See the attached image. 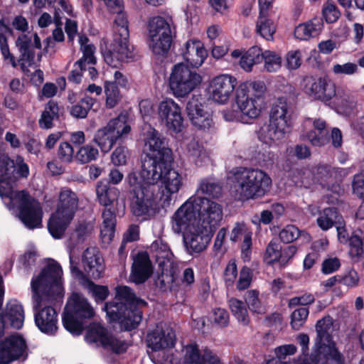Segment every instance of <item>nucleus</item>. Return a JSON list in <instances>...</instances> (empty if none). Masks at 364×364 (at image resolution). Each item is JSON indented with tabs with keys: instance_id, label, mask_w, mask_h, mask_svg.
Listing matches in <instances>:
<instances>
[{
	"instance_id": "f257e3e1",
	"label": "nucleus",
	"mask_w": 364,
	"mask_h": 364,
	"mask_svg": "<svg viewBox=\"0 0 364 364\" xmlns=\"http://www.w3.org/2000/svg\"><path fill=\"white\" fill-rule=\"evenodd\" d=\"M172 161L156 164L148 159L141 174L132 171L125 178L132 212L144 218L152 217L156 210V184L161 183V200L169 205L172 196L179 191L183 184L182 176L171 167Z\"/></svg>"
},
{
	"instance_id": "f03ea898",
	"label": "nucleus",
	"mask_w": 364,
	"mask_h": 364,
	"mask_svg": "<svg viewBox=\"0 0 364 364\" xmlns=\"http://www.w3.org/2000/svg\"><path fill=\"white\" fill-rule=\"evenodd\" d=\"M62 274L60 264L52 260L31 281L35 322L40 331L49 335L58 329L57 313L51 304L60 302L63 298Z\"/></svg>"
},
{
	"instance_id": "7ed1b4c3",
	"label": "nucleus",
	"mask_w": 364,
	"mask_h": 364,
	"mask_svg": "<svg viewBox=\"0 0 364 364\" xmlns=\"http://www.w3.org/2000/svg\"><path fill=\"white\" fill-rule=\"evenodd\" d=\"M5 149V145L0 146V196L8 208L13 210L27 228H39L43 216L40 203L26 191L14 190L13 183L16 178L14 161Z\"/></svg>"
},
{
	"instance_id": "20e7f679",
	"label": "nucleus",
	"mask_w": 364,
	"mask_h": 364,
	"mask_svg": "<svg viewBox=\"0 0 364 364\" xmlns=\"http://www.w3.org/2000/svg\"><path fill=\"white\" fill-rule=\"evenodd\" d=\"M266 85L262 81L241 83L235 90V102L237 110L225 109L223 116L226 121H242L258 118L266 108Z\"/></svg>"
},
{
	"instance_id": "39448f33",
	"label": "nucleus",
	"mask_w": 364,
	"mask_h": 364,
	"mask_svg": "<svg viewBox=\"0 0 364 364\" xmlns=\"http://www.w3.org/2000/svg\"><path fill=\"white\" fill-rule=\"evenodd\" d=\"M234 184L235 198L239 200L256 199L264 196L272 186V179L259 168L240 167L228 175Z\"/></svg>"
},
{
	"instance_id": "423d86ee",
	"label": "nucleus",
	"mask_w": 364,
	"mask_h": 364,
	"mask_svg": "<svg viewBox=\"0 0 364 364\" xmlns=\"http://www.w3.org/2000/svg\"><path fill=\"white\" fill-rule=\"evenodd\" d=\"M183 219L200 223L215 231L223 219V206L215 200L197 195L191 196L175 212Z\"/></svg>"
},
{
	"instance_id": "0eeeda50",
	"label": "nucleus",
	"mask_w": 364,
	"mask_h": 364,
	"mask_svg": "<svg viewBox=\"0 0 364 364\" xmlns=\"http://www.w3.org/2000/svg\"><path fill=\"white\" fill-rule=\"evenodd\" d=\"M181 215L174 213L171 218V227L174 233L183 232V242L189 255L204 251L213 237L214 230L200 225L199 222L183 219Z\"/></svg>"
},
{
	"instance_id": "6e6552de",
	"label": "nucleus",
	"mask_w": 364,
	"mask_h": 364,
	"mask_svg": "<svg viewBox=\"0 0 364 364\" xmlns=\"http://www.w3.org/2000/svg\"><path fill=\"white\" fill-rule=\"evenodd\" d=\"M78 208V198L76 193L68 188L60 191L56 210L48 221V229L55 239H60L73 220Z\"/></svg>"
},
{
	"instance_id": "1a4fd4ad",
	"label": "nucleus",
	"mask_w": 364,
	"mask_h": 364,
	"mask_svg": "<svg viewBox=\"0 0 364 364\" xmlns=\"http://www.w3.org/2000/svg\"><path fill=\"white\" fill-rule=\"evenodd\" d=\"M95 316V310L87 299L82 294L73 293L68 298L63 316L64 327L71 333H82L83 321Z\"/></svg>"
},
{
	"instance_id": "9d476101",
	"label": "nucleus",
	"mask_w": 364,
	"mask_h": 364,
	"mask_svg": "<svg viewBox=\"0 0 364 364\" xmlns=\"http://www.w3.org/2000/svg\"><path fill=\"white\" fill-rule=\"evenodd\" d=\"M131 132V126L126 114H120L97 130L93 141L101 151L108 153L115 143L124 140Z\"/></svg>"
},
{
	"instance_id": "9b49d317",
	"label": "nucleus",
	"mask_w": 364,
	"mask_h": 364,
	"mask_svg": "<svg viewBox=\"0 0 364 364\" xmlns=\"http://www.w3.org/2000/svg\"><path fill=\"white\" fill-rule=\"evenodd\" d=\"M149 47L156 55H164L170 49L174 26L171 16H154L149 21Z\"/></svg>"
},
{
	"instance_id": "f8f14e48",
	"label": "nucleus",
	"mask_w": 364,
	"mask_h": 364,
	"mask_svg": "<svg viewBox=\"0 0 364 364\" xmlns=\"http://www.w3.org/2000/svg\"><path fill=\"white\" fill-rule=\"evenodd\" d=\"M201 82V75L183 63L175 65L169 77V87L177 98L187 97Z\"/></svg>"
},
{
	"instance_id": "ddd939ff",
	"label": "nucleus",
	"mask_w": 364,
	"mask_h": 364,
	"mask_svg": "<svg viewBox=\"0 0 364 364\" xmlns=\"http://www.w3.org/2000/svg\"><path fill=\"white\" fill-rule=\"evenodd\" d=\"M331 322L329 318L318 320L316 324L317 336L314 343L315 352L326 357L328 364H345L343 355L336 348L329 330Z\"/></svg>"
},
{
	"instance_id": "4468645a",
	"label": "nucleus",
	"mask_w": 364,
	"mask_h": 364,
	"mask_svg": "<svg viewBox=\"0 0 364 364\" xmlns=\"http://www.w3.org/2000/svg\"><path fill=\"white\" fill-rule=\"evenodd\" d=\"M144 141L147 154L142 161V169L148 159L155 161L156 164L173 161L172 151L168 146L166 139L154 128L146 127Z\"/></svg>"
},
{
	"instance_id": "2eb2a0df",
	"label": "nucleus",
	"mask_w": 364,
	"mask_h": 364,
	"mask_svg": "<svg viewBox=\"0 0 364 364\" xmlns=\"http://www.w3.org/2000/svg\"><path fill=\"white\" fill-rule=\"evenodd\" d=\"M85 340L90 344L110 349L116 353L124 352L128 347L125 341L117 338L98 323H92L90 326Z\"/></svg>"
},
{
	"instance_id": "dca6fc26",
	"label": "nucleus",
	"mask_w": 364,
	"mask_h": 364,
	"mask_svg": "<svg viewBox=\"0 0 364 364\" xmlns=\"http://www.w3.org/2000/svg\"><path fill=\"white\" fill-rule=\"evenodd\" d=\"M105 310L110 320L118 321L128 331L135 328L142 319V312L136 306L105 304Z\"/></svg>"
},
{
	"instance_id": "f3484780",
	"label": "nucleus",
	"mask_w": 364,
	"mask_h": 364,
	"mask_svg": "<svg viewBox=\"0 0 364 364\" xmlns=\"http://www.w3.org/2000/svg\"><path fill=\"white\" fill-rule=\"evenodd\" d=\"M303 90L309 96L325 102L336 97L335 84L326 77H304Z\"/></svg>"
},
{
	"instance_id": "a211bd4d",
	"label": "nucleus",
	"mask_w": 364,
	"mask_h": 364,
	"mask_svg": "<svg viewBox=\"0 0 364 364\" xmlns=\"http://www.w3.org/2000/svg\"><path fill=\"white\" fill-rule=\"evenodd\" d=\"M103 56L105 62L112 67H117L120 63L132 60L134 55L129 38L113 36V41L104 51Z\"/></svg>"
},
{
	"instance_id": "6ab92c4d",
	"label": "nucleus",
	"mask_w": 364,
	"mask_h": 364,
	"mask_svg": "<svg viewBox=\"0 0 364 364\" xmlns=\"http://www.w3.org/2000/svg\"><path fill=\"white\" fill-rule=\"evenodd\" d=\"M161 122L166 128L175 133H179L183 128V119L179 105L172 99L161 102L158 107Z\"/></svg>"
},
{
	"instance_id": "aec40b11",
	"label": "nucleus",
	"mask_w": 364,
	"mask_h": 364,
	"mask_svg": "<svg viewBox=\"0 0 364 364\" xmlns=\"http://www.w3.org/2000/svg\"><path fill=\"white\" fill-rule=\"evenodd\" d=\"M237 84L236 79L228 75H220L214 77L209 85L211 99L220 105L226 104L232 95Z\"/></svg>"
},
{
	"instance_id": "412c9836",
	"label": "nucleus",
	"mask_w": 364,
	"mask_h": 364,
	"mask_svg": "<svg viewBox=\"0 0 364 364\" xmlns=\"http://www.w3.org/2000/svg\"><path fill=\"white\" fill-rule=\"evenodd\" d=\"M203 100L200 95H193L187 103L186 112L193 126L205 130L211 127L213 119L210 114L206 110Z\"/></svg>"
},
{
	"instance_id": "4be33fe9",
	"label": "nucleus",
	"mask_w": 364,
	"mask_h": 364,
	"mask_svg": "<svg viewBox=\"0 0 364 364\" xmlns=\"http://www.w3.org/2000/svg\"><path fill=\"white\" fill-rule=\"evenodd\" d=\"M26 344L24 338L14 334L0 343V364H9L24 356Z\"/></svg>"
},
{
	"instance_id": "5701e85b",
	"label": "nucleus",
	"mask_w": 364,
	"mask_h": 364,
	"mask_svg": "<svg viewBox=\"0 0 364 364\" xmlns=\"http://www.w3.org/2000/svg\"><path fill=\"white\" fill-rule=\"evenodd\" d=\"M175 341L174 331L164 323L158 324L146 336L147 346L154 351L172 348Z\"/></svg>"
},
{
	"instance_id": "b1692460",
	"label": "nucleus",
	"mask_w": 364,
	"mask_h": 364,
	"mask_svg": "<svg viewBox=\"0 0 364 364\" xmlns=\"http://www.w3.org/2000/svg\"><path fill=\"white\" fill-rule=\"evenodd\" d=\"M79 43L82 56L75 63L74 67L77 66L81 70H87L89 77L94 80L98 75V73L95 68L97 63V58L95 55L96 48L85 36H79Z\"/></svg>"
},
{
	"instance_id": "393cba45",
	"label": "nucleus",
	"mask_w": 364,
	"mask_h": 364,
	"mask_svg": "<svg viewBox=\"0 0 364 364\" xmlns=\"http://www.w3.org/2000/svg\"><path fill=\"white\" fill-rule=\"evenodd\" d=\"M183 364H221L218 355L208 348L200 352L197 344L191 343L184 346Z\"/></svg>"
},
{
	"instance_id": "a878e982",
	"label": "nucleus",
	"mask_w": 364,
	"mask_h": 364,
	"mask_svg": "<svg viewBox=\"0 0 364 364\" xmlns=\"http://www.w3.org/2000/svg\"><path fill=\"white\" fill-rule=\"evenodd\" d=\"M82 264L87 276L94 279L102 277L105 267L103 259L97 247L87 248L82 255Z\"/></svg>"
},
{
	"instance_id": "bb28decb",
	"label": "nucleus",
	"mask_w": 364,
	"mask_h": 364,
	"mask_svg": "<svg viewBox=\"0 0 364 364\" xmlns=\"http://www.w3.org/2000/svg\"><path fill=\"white\" fill-rule=\"evenodd\" d=\"M24 321V311L21 304L16 300L9 301L6 306L4 316L0 314V336L3 335L5 324H9L14 328L19 329Z\"/></svg>"
},
{
	"instance_id": "cd10ccee",
	"label": "nucleus",
	"mask_w": 364,
	"mask_h": 364,
	"mask_svg": "<svg viewBox=\"0 0 364 364\" xmlns=\"http://www.w3.org/2000/svg\"><path fill=\"white\" fill-rule=\"evenodd\" d=\"M182 56L191 66L200 67L204 62L208 54L202 43L199 41H188L182 48Z\"/></svg>"
},
{
	"instance_id": "c85d7f7f",
	"label": "nucleus",
	"mask_w": 364,
	"mask_h": 364,
	"mask_svg": "<svg viewBox=\"0 0 364 364\" xmlns=\"http://www.w3.org/2000/svg\"><path fill=\"white\" fill-rule=\"evenodd\" d=\"M152 273L149 255L146 252L139 253L134 259L129 280L135 284L144 283Z\"/></svg>"
},
{
	"instance_id": "c756f323",
	"label": "nucleus",
	"mask_w": 364,
	"mask_h": 364,
	"mask_svg": "<svg viewBox=\"0 0 364 364\" xmlns=\"http://www.w3.org/2000/svg\"><path fill=\"white\" fill-rule=\"evenodd\" d=\"M16 46L22 55V60L31 65L34 60L35 49L41 48V39L37 33L22 34L18 37Z\"/></svg>"
},
{
	"instance_id": "7c9ffc66",
	"label": "nucleus",
	"mask_w": 364,
	"mask_h": 364,
	"mask_svg": "<svg viewBox=\"0 0 364 364\" xmlns=\"http://www.w3.org/2000/svg\"><path fill=\"white\" fill-rule=\"evenodd\" d=\"M291 111L286 100L279 98L270 109L269 122L288 131L291 126Z\"/></svg>"
},
{
	"instance_id": "2f4dec72",
	"label": "nucleus",
	"mask_w": 364,
	"mask_h": 364,
	"mask_svg": "<svg viewBox=\"0 0 364 364\" xmlns=\"http://www.w3.org/2000/svg\"><path fill=\"white\" fill-rule=\"evenodd\" d=\"M117 85L125 87L127 79L119 71L114 73V80L105 82V93L106 95V107L109 109L114 107L120 100L121 96Z\"/></svg>"
},
{
	"instance_id": "473e14b6",
	"label": "nucleus",
	"mask_w": 364,
	"mask_h": 364,
	"mask_svg": "<svg viewBox=\"0 0 364 364\" xmlns=\"http://www.w3.org/2000/svg\"><path fill=\"white\" fill-rule=\"evenodd\" d=\"M150 252L159 268L173 267V255L168 245L162 240H155L150 246Z\"/></svg>"
},
{
	"instance_id": "72a5a7b5",
	"label": "nucleus",
	"mask_w": 364,
	"mask_h": 364,
	"mask_svg": "<svg viewBox=\"0 0 364 364\" xmlns=\"http://www.w3.org/2000/svg\"><path fill=\"white\" fill-rule=\"evenodd\" d=\"M323 29L322 18L315 17L305 23L299 24L294 29V36L297 39L308 41L318 37Z\"/></svg>"
},
{
	"instance_id": "f704fd0d",
	"label": "nucleus",
	"mask_w": 364,
	"mask_h": 364,
	"mask_svg": "<svg viewBox=\"0 0 364 364\" xmlns=\"http://www.w3.org/2000/svg\"><path fill=\"white\" fill-rule=\"evenodd\" d=\"M287 132V130L268 122L260 128L258 138L262 142L271 146L282 141Z\"/></svg>"
},
{
	"instance_id": "c9c22d12",
	"label": "nucleus",
	"mask_w": 364,
	"mask_h": 364,
	"mask_svg": "<svg viewBox=\"0 0 364 364\" xmlns=\"http://www.w3.org/2000/svg\"><path fill=\"white\" fill-rule=\"evenodd\" d=\"M96 193L99 203L105 208L112 207L119 194V190L111 186L106 181H100L96 187Z\"/></svg>"
},
{
	"instance_id": "e433bc0d",
	"label": "nucleus",
	"mask_w": 364,
	"mask_h": 364,
	"mask_svg": "<svg viewBox=\"0 0 364 364\" xmlns=\"http://www.w3.org/2000/svg\"><path fill=\"white\" fill-rule=\"evenodd\" d=\"M116 296L114 301L108 304L125 305V306H144L146 302L138 298L133 291L127 286H119L116 287Z\"/></svg>"
},
{
	"instance_id": "4c0bfd02",
	"label": "nucleus",
	"mask_w": 364,
	"mask_h": 364,
	"mask_svg": "<svg viewBox=\"0 0 364 364\" xmlns=\"http://www.w3.org/2000/svg\"><path fill=\"white\" fill-rule=\"evenodd\" d=\"M102 216L101 237L104 242L109 243L114 237L116 225V216L112 207L105 208Z\"/></svg>"
},
{
	"instance_id": "58836bf2",
	"label": "nucleus",
	"mask_w": 364,
	"mask_h": 364,
	"mask_svg": "<svg viewBox=\"0 0 364 364\" xmlns=\"http://www.w3.org/2000/svg\"><path fill=\"white\" fill-rule=\"evenodd\" d=\"M60 109L57 102L50 100L43 111L38 124L41 128L44 129H51L53 122L58 120L60 116Z\"/></svg>"
},
{
	"instance_id": "ea45409f",
	"label": "nucleus",
	"mask_w": 364,
	"mask_h": 364,
	"mask_svg": "<svg viewBox=\"0 0 364 364\" xmlns=\"http://www.w3.org/2000/svg\"><path fill=\"white\" fill-rule=\"evenodd\" d=\"M314 127L319 132L318 135L315 132H311L307 134L306 139L313 146H322L327 144L328 131L326 129V123L321 119H317L314 121Z\"/></svg>"
},
{
	"instance_id": "a19ab883",
	"label": "nucleus",
	"mask_w": 364,
	"mask_h": 364,
	"mask_svg": "<svg viewBox=\"0 0 364 364\" xmlns=\"http://www.w3.org/2000/svg\"><path fill=\"white\" fill-rule=\"evenodd\" d=\"M262 61V49L258 46H252L242 55L240 60V65L246 72H250L255 65Z\"/></svg>"
},
{
	"instance_id": "79ce46f5",
	"label": "nucleus",
	"mask_w": 364,
	"mask_h": 364,
	"mask_svg": "<svg viewBox=\"0 0 364 364\" xmlns=\"http://www.w3.org/2000/svg\"><path fill=\"white\" fill-rule=\"evenodd\" d=\"M186 152L191 160L196 165H201L208 159L203 146L196 139H191L186 146Z\"/></svg>"
},
{
	"instance_id": "37998d69",
	"label": "nucleus",
	"mask_w": 364,
	"mask_h": 364,
	"mask_svg": "<svg viewBox=\"0 0 364 364\" xmlns=\"http://www.w3.org/2000/svg\"><path fill=\"white\" fill-rule=\"evenodd\" d=\"M341 218L336 208H328L323 209L317 218V224L321 230H327L335 224H341Z\"/></svg>"
},
{
	"instance_id": "c03bdc74",
	"label": "nucleus",
	"mask_w": 364,
	"mask_h": 364,
	"mask_svg": "<svg viewBox=\"0 0 364 364\" xmlns=\"http://www.w3.org/2000/svg\"><path fill=\"white\" fill-rule=\"evenodd\" d=\"M289 178L295 186L300 187L308 188L314 182L312 171L308 168L293 169Z\"/></svg>"
},
{
	"instance_id": "a18cd8bd",
	"label": "nucleus",
	"mask_w": 364,
	"mask_h": 364,
	"mask_svg": "<svg viewBox=\"0 0 364 364\" xmlns=\"http://www.w3.org/2000/svg\"><path fill=\"white\" fill-rule=\"evenodd\" d=\"M257 32L267 41H272L276 26L267 18V14H259L257 21Z\"/></svg>"
},
{
	"instance_id": "49530a36",
	"label": "nucleus",
	"mask_w": 364,
	"mask_h": 364,
	"mask_svg": "<svg viewBox=\"0 0 364 364\" xmlns=\"http://www.w3.org/2000/svg\"><path fill=\"white\" fill-rule=\"evenodd\" d=\"M93 226L90 223L85 221L78 223L70 235L71 243L73 245L82 243L91 234Z\"/></svg>"
},
{
	"instance_id": "de8ad7c7",
	"label": "nucleus",
	"mask_w": 364,
	"mask_h": 364,
	"mask_svg": "<svg viewBox=\"0 0 364 364\" xmlns=\"http://www.w3.org/2000/svg\"><path fill=\"white\" fill-rule=\"evenodd\" d=\"M336 174V170L328 165L317 166L312 171L314 182L316 181L323 186L330 182Z\"/></svg>"
},
{
	"instance_id": "09e8293b",
	"label": "nucleus",
	"mask_w": 364,
	"mask_h": 364,
	"mask_svg": "<svg viewBox=\"0 0 364 364\" xmlns=\"http://www.w3.org/2000/svg\"><path fill=\"white\" fill-rule=\"evenodd\" d=\"M229 307L237 320L242 325H247L249 322L248 312L244 303L235 298H231Z\"/></svg>"
},
{
	"instance_id": "8fccbe9b",
	"label": "nucleus",
	"mask_w": 364,
	"mask_h": 364,
	"mask_svg": "<svg viewBox=\"0 0 364 364\" xmlns=\"http://www.w3.org/2000/svg\"><path fill=\"white\" fill-rule=\"evenodd\" d=\"M348 254L353 262H360L363 256V240L360 237L352 235L348 241Z\"/></svg>"
},
{
	"instance_id": "3c124183",
	"label": "nucleus",
	"mask_w": 364,
	"mask_h": 364,
	"mask_svg": "<svg viewBox=\"0 0 364 364\" xmlns=\"http://www.w3.org/2000/svg\"><path fill=\"white\" fill-rule=\"evenodd\" d=\"M262 60L264 61V69L269 73L277 72L282 66L281 56L272 50L262 52Z\"/></svg>"
},
{
	"instance_id": "603ef678",
	"label": "nucleus",
	"mask_w": 364,
	"mask_h": 364,
	"mask_svg": "<svg viewBox=\"0 0 364 364\" xmlns=\"http://www.w3.org/2000/svg\"><path fill=\"white\" fill-rule=\"evenodd\" d=\"M114 13L117 15L114 19L113 36H117V37H124V38H129V31L127 15L122 12V9L119 12Z\"/></svg>"
},
{
	"instance_id": "864d4df0",
	"label": "nucleus",
	"mask_w": 364,
	"mask_h": 364,
	"mask_svg": "<svg viewBox=\"0 0 364 364\" xmlns=\"http://www.w3.org/2000/svg\"><path fill=\"white\" fill-rule=\"evenodd\" d=\"M161 273L155 279V284L161 291L171 289L174 282L173 268H161Z\"/></svg>"
},
{
	"instance_id": "5fc2aeb1",
	"label": "nucleus",
	"mask_w": 364,
	"mask_h": 364,
	"mask_svg": "<svg viewBox=\"0 0 364 364\" xmlns=\"http://www.w3.org/2000/svg\"><path fill=\"white\" fill-rule=\"evenodd\" d=\"M222 188L221 186L210 180H202L197 189V193L208 195L213 198H218L221 195Z\"/></svg>"
},
{
	"instance_id": "6e6d98bb",
	"label": "nucleus",
	"mask_w": 364,
	"mask_h": 364,
	"mask_svg": "<svg viewBox=\"0 0 364 364\" xmlns=\"http://www.w3.org/2000/svg\"><path fill=\"white\" fill-rule=\"evenodd\" d=\"M99 151L94 146L87 144L81 146L77 152L76 159L81 164H87L97 159Z\"/></svg>"
},
{
	"instance_id": "4d7b16f0",
	"label": "nucleus",
	"mask_w": 364,
	"mask_h": 364,
	"mask_svg": "<svg viewBox=\"0 0 364 364\" xmlns=\"http://www.w3.org/2000/svg\"><path fill=\"white\" fill-rule=\"evenodd\" d=\"M282 246L277 240H271L266 247L264 259L268 264L279 262Z\"/></svg>"
},
{
	"instance_id": "13d9d810",
	"label": "nucleus",
	"mask_w": 364,
	"mask_h": 364,
	"mask_svg": "<svg viewBox=\"0 0 364 364\" xmlns=\"http://www.w3.org/2000/svg\"><path fill=\"white\" fill-rule=\"evenodd\" d=\"M245 299L249 309L255 313L262 314L264 307L259 298V292L257 290H250L246 292Z\"/></svg>"
},
{
	"instance_id": "bf43d9fd",
	"label": "nucleus",
	"mask_w": 364,
	"mask_h": 364,
	"mask_svg": "<svg viewBox=\"0 0 364 364\" xmlns=\"http://www.w3.org/2000/svg\"><path fill=\"white\" fill-rule=\"evenodd\" d=\"M229 320V314L225 309L217 308L213 311L210 321L217 327L225 328L228 326Z\"/></svg>"
},
{
	"instance_id": "052dcab7",
	"label": "nucleus",
	"mask_w": 364,
	"mask_h": 364,
	"mask_svg": "<svg viewBox=\"0 0 364 364\" xmlns=\"http://www.w3.org/2000/svg\"><path fill=\"white\" fill-rule=\"evenodd\" d=\"M301 234L295 225H289L285 226L279 232V238L284 243H290L299 238Z\"/></svg>"
},
{
	"instance_id": "680f3d73",
	"label": "nucleus",
	"mask_w": 364,
	"mask_h": 364,
	"mask_svg": "<svg viewBox=\"0 0 364 364\" xmlns=\"http://www.w3.org/2000/svg\"><path fill=\"white\" fill-rule=\"evenodd\" d=\"M309 315L306 307H300L291 314V324L294 329L299 330L304 323Z\"/></svg>"
},
{
	"instance_id": "e2e57ef3",
	"label": "nucleus",
	"mask_w": 364,
	"mask_h": 364,
	"mask_svg": "<svg viewBox=\"0 0 364 364\" xmlns=\"http://www.w3.org/2000/svg\"><path fill=\"white\" fill-rule=\"evenodd\" d=\"M323 16L328 23L336 22L341 16V13L335 4L331 2H326L322 9Z\"/></svg>"
},
{
	"instance_id": "0e129e2a",
	"label": "nucleus",
	"mask_w": 364,
	"mask_h": 364,
	"mask_svg": "<svg viewBox=\"0 0 364 364\" xmlns=\"http://www.w3.org/2000/svg\"><path fill=\"white\" fill-rule=\"evenodd\" d=\"M358 67L354 63L348 62L344 64H334L332 68V72L337 75H352L357 73Z\"/></svg>"
},
{
	"instance_id": "69168bd1",
	"label": "nucleus",
	"mask_w": 364,
	"mask_h": 364,
	"mask_svg": "<svg viewBox=\"0 0 364 364\" xmlns=\"http://www.w3.org/2000/svg\"><path fill=\"white\" fill-rule=\"evenodd\" d=\"M88 290L96 301L105 300L109 294L107 287L97 285L92 282L88 284Z\"/></svg>"
},
{
	"instance_id": "338daca9",
	"label": "nucleus",
	"mask_w": 364,
	"mask_h": 364,
	"mask_svg": "<svg viewBox=\"0 0 364 364\" xmlns=\"http://www.w3.org/2000/svg\"><path fill=\"white\" fill-rule=\"evenodd\" d=\"M339 283L348 287H355L358 285L360 277L358 272L354 269H350L342 277H338Z\"/></svg>"
},
{
	"instance_id": "774afa93",
	"label": "nucleus",
	"mask_w": 364,
	"mask_h": 364,
	"mask_svg": "<svg viewBox=\"0 0 364 364\" xmlns=\"http://www.w3.org/2000/svg\"><path fill=\"white\" fill-rule=\"evenodd\" d=\"M287 68L296 70L301 65V53L299 50H289L286 55Z\"/></svg>"
}]
</instances>
